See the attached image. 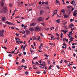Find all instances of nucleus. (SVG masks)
<instances>
[{
	"mask_svg": "<svg viewBox=\"0 0 77 77\" xmlns=\"http://www.w3.org/2000/svg\"><path fill=\"white\" fill-rule=\"evenodd\" d=\"M61 31H62V32H64V33L65 34H66V31H65L64 30H61Z\"/></svg>",
	"mask_w": 77,
	"mask_h": 77,
	"instance_id": "23",
	"label": "nucleus"
},
{
	"mask_svg": "<svg viewBox=\"0 0 77 77\" xmlns=\"http://www.w3.org/2000/svg\"><path fill=\"white\" fill-rule=\"evenodd\" d=\"M35 63H36V64H37V65H39V63H38V62L36 61Z\"/></svg>",
	"mask_w": 77,
	"mask_h": 77,
	"instance_id": "58",
	"label": "nucleus"
},
{
	"mask_svg": "<svg viewBox=\"0 0 77 77\" xmlns=\"http://www.w3.org/2000/svg\"><path fill=\"white\" fill-rule=\"evenodd\" d=\"M56 13L55 12V11L54 12V14H53V15L52 16V17H54V15H55V14Z\"/></svg>",
	"mask_w": 77,
	"mask_h": 77,
	"instance_id": "50",
	"label": "nucleus"
},
{
	"mask_svg": "<svg viewBox=\"0 0 77 77\" xmlns=\"http://www.w3.org/2000/svg\"><path fill=\"white\" fill-rule=\"evenodd\" d=\"M72 27L70 25L69 26V29H71V28H72Z\"/></svg>",
	"mask_w": 77,
	"mask_h": 77,
	"instance_id": "36",
	"label": "nucleus"
},
{
	"mask_svg": "<svg viewBox=\"0 0 77 77\" xmlns=\"http://www.w3.org/2000/svg\"><path fill=\"white\" fill-rule=\"evenodd\" d=\"M63 35V33H62V32H61L60 33V37L61 38H63L62 37Z\"/></svg>",
	"mask_w": 77,
	"mask_h": 77,
	"instance_id": "15",
	"label": "nucleus"
},
{
	"mask_svg": "<svg viewBox=\"0 0 77 77\" xmlns=\"http://www.w3.org/2000/svg\"><path fill=\"white\" fill-rule=\"evenodd\" d=\"M29 30L31 32H33L34 29V28H29Z\"/></svg>",
	"mask_w": 77,
	"mask_h": 77,
	"instance_id": "8",
	"label": "nucleus"
},
{
	"mask_svg": "<svg viewBox=\"0 0 77 77\" xmlns=\"http://www.w3.org/2000/svg\"><path fill=\"white\" fill-rule=\"evenodd\" d=\"M64 28L65 29H68V28H67L66 26H65Z\"/></svg>",
	"mask_w": 77,
	"mask_h": 77,
	"instance_id": "39",
	"label": "nucleus"
},
{
	"mask_svg": "<svg viewBox=\"0 0 77 77\" xmlns=\"http://www.w3.org/2000/svg\"><path fill=\"white\" fill-rule=\"evenodd\" d=\"M44 56H45V57H48V56H49V55H48L47 54H45L44 55Z\"/></svg>",
	"mask_w": 77,
	"mask_h": 77,
	"instance_id": "28",
	"label": "nucleus"
},
{
	"mask_svg": "<svg viewBox=\"0 0 77 77\" xmlns=\"http://www.w3.org/2000/svg\"><path fill=\"white\" fill-rule=\"evenodd\" d=\"M2 48H4V49H5V50H6V49H7V48H6L5 47L2 46Z\"/></svg>",
	"mask_w": 77,
	"mask_h": 77,
	"instance_id": "26",
	"label": "nucleus"
},
{
	"mask_svg": "<svg viewBox=\"0 0 77 77\" xmlns=\"http://www.w3.org/2000/svg\"><path fill=\"white\" fill-rule=\"evenodd\" d=\"M66 23H67V22H65V23H63V25H66Z\"/></svg>",
	"mask_w": 77,
	"mask_h": 77,
	"instance_id": "64",
	"label": "nucleus"
},
{
	"mask_svg": "<svg viewBox=\"0 0 77 77\" xmlns=\"http://www.w3.org/2000/svg\"><path fill=\"white\" fill-rule=\"evenodd\" d=\"M23 54H24V55H26V52H23Z\"/></svg>",
	"mask_w": 77,
	"mask_h": 77,
	"instance_id": "53",
	"label": "nucleus"
},
{
	"mask_svg": "<svg viewBox=\"0 0 77 77\" xmlns=\"http://www.w3.org/2000/svg\"><path fill=\"white\" fill-rule=\"evenodd\" d=\"M43 14H44V11H43V10H41L40 12V15H42Z\"/></svg>",
	"mask_w": 77,
	"mask_h": 77,
	"instance_id": "9",
	"label": "nucleus"
},
{
	"mask_svg": "<svg viewBox=\"0 0 77 77\" xmlns=\"http://www.w3.org/2000/svg\"><path fill=\"white\" fill-rule=\"evenodd\" d=\"M4 33V30H2L0 31V36L1 37H3L4 36V35L3 34Z\"/></svg>",
	"mask_w": 77,
	"mask_h": 77,
	"instance_id": "1",
	"label": "nucleus"
},
{
	"mask_svg": "<svg viewBox=\"0 0 77 77\" xmlns=\"http://www.w3.org/2000/svg\"><path fill=\"white\" fill-rule=\"evenodd\" d=\"M57 68H58V69H60V66H59L57 65Z\"/></svg>",
	"mask_w": 77,
	"mask_h": 77,
	"instance_id": "24",
	"label": "nucleus"
},
{
	"mask_svg": "<svg viewBox=\"0 0 77 77\" xmlns=\"http://www.w3.org/2000/svg\"><path fill=\"white\" fill-rule=\"evenodd\" d=\"M72 8V6L71 5H69L67 6V8L68 9H71Z\"/></svg>",
	"mask_w": 77,
	"mask_h": 77,
	"instance_id": "11",
	"label": "nucleus"
},
{
	"mask_svg": "<svg viewBox=\"0 0 77 77\" xmlns=\"http://www.w3.org/2000/svg\"><path fill=\"white\" fill-rule=\"evenodd\" d=\"M72 48L75 49V46H72Z\"/></svg>",
	"mask_w": 77,
	"mask_h": 77,
	"instance_id": "60",
	"label": "nucleus"
},
{
	"mask_svg": "<svg viewBox=\"0 0 77 77\" xmlns=\"http://www.w3.org/2000/svg\"><path fill=\"white\" fill-rule=\"evenodd\" d=\"M64 18H67V15H64Z\"/></svg>",
	"mask_w": 77,
	"mask_h": 77,
	"instance_id": "48",
	"label": "nucleus"
},
{
	"mask_svg": "<svg viewBox=\"0 0 77 77\" xmlns=\"http://www.w3.org/2000/svg\"><path fill=\"white\" fill-rule=\"evenodd\" d=\"M38 58V57H35L33 58V59H36Z\"/></svg>",
	"mask_w": 77,
	"mask_h": 77,
	"instance_id": "42",
	"label": "nucleus"
},
{
	"mask_svg": "<svg viewBox=\"0 0 77 77\" xmlns=\"http://www.w3.org/2000/svg\"><path fill=\"white\" fill-rule=\"evenodd\" d=\"M6 23L7 24H9V25H11V24H12V23H11L10 22H9L8 21H6Z\"/></svg>",
	"mask_w": 77,
	"mask_h": 77,
	"instance_id": "12",
	"label": "nucleus"
},
{
	"mask_svg": "<svg viewBox=\"0 0 77 77\" xmlns=\"http://www.w3.org/2000/svg\"><path fill=\"white\" fill-rule=\"evenodd\" d=\"M63 62V60H61L60 62V63H62Z\"/></svg>",
	"mask_w": 77,
	"mask_h": 77,
	"instance_id": "59",
	"label": "nucleus"
},
{
	"mask_svg": "<svg viewBox=\"0 0 77 77\" xmlns=\"http://www.w3.org/2000/svg\"><path fill=\"white\" fill-rule=\"evenodd\" d=\"M43 18L42 17H40L38 18V20L39 21H44Z\"/></svg>",
	"mask_w": 77,
	"mask_h": 77,
	"instance_id": "3",
	"label": "nucleus"
},
{
	"mask_svg": "<svg viewBox=\"0 0 77 77\" xmlns=\"http://www.w3.org/2000/svg\"><path fill=\"white\" fill-rule=\"evenodd\" d=\"M39 63L41 64L42 63V62L41 61V60H40L39 61Z\"/></svg>",
	"mask_w": 77,
	"mask_h": 77,
	"instance_id": "62",
	"label": "nucleus"
},
{
	"mask_svg": "<svg viewBox=\"0 0 77 77\" xmlns=\"http://www.w3.org/2000/svg\"><path fill=\"white\" fill-rule=\"evenodd\" d=\"M16 43L17 44H20V42L19 41H18V40H16Z\"/></svg>",
	"mask_w": 77,
	"mask_h": 77,
	"instance_id": "21",
	"label": "nucleus"
},
{
	"mask_svg": "<svg viewBox=\"0 0 77 77\" xmlns=\"http://www.w3.org/2000/svg\"><path fill=\"white\" fill-rule=\"evenodd\" d=\"M77 12V10H76L75 11H74L73 14V16L74 17H76V15H77V13H76Z\"/></svg>",
	"mask_w": 77,
	"mask_h": 77,
	"instance_id": "4",
	"label": "nucleus"
},
{
	"mask_svg": "<svg viewBox=\"0 0 77 77\" xmlns=\"http://www.w3.org/2000/svg\"><path fill=\"white\" fill-rule=\"evenodd\" d=\"M56 39H57V41H59V39L60 38H59V37H57L56 38Z\"/></svg>",
	"mask_w": 77,
	"mask_h": 77,
	"instance_id": "52",
	"label": "nucleus"
},
{
	"mask_svg": "<svg viewBox=\"0 0 77 77\" xmlns=\"http://www.w3.org/2000/svg\"><path fill=\"white\" fill-rule=\"evenodd\" d=\"M36 72V74H40V73H41V72Z\"/></svg>",
	"mask_w": 77,
	"mask_h": 77,
	"instance_id": "29",
	"label": "nucleus"
},
{
	"mask_svg": "<svg viewBox=\"0 0 77 77\" xmlns=\"http://www.w3.org/2000/svg\"><path fill=\"white\" fill-rule=\"evenodd\" d=\"M63 45L64 46H66V44H65V42L63 43Z\"/></svg>",
	"mask_w": 77,
	"mask_h": 77,
	"instance_id": "56",
	"label": "nucleus"
},
{
	"mask_svg": "<svg viewBox=\"0 0 77 77\" xmlns=\"http://www.w3.org/2000/svg\"><path fill=\"white\" fill-rule=\"evenodd\" d=\"M54 38V35H52V36L51 37V39H53Z\"/></svg>",
	"mask_w": 77,
	"mask_h": 77,
	"instance_id": "55",
	"label": "nucleus"
},
{
	"mask_svg": "<svg viewBox=\"0 0 77 77\" xmlns=\"http://www.w3.org/2000/svg\"><path fill=\"white\" fill-rule=\"evenodd\" d=\"M8 56L9 57H12V55L11 54H8Z\"/></svg>",
	"mask_w": 77,
	"mask_h": 77,
	"instance_id": "40",
	"label": "nucleus"
},
{
	"mask_svg": "<svg viewBox=\"0 0 77 77\" xmlns=\"http://www.w3.org/2000/svg\"><path fill=\"white\" fill-rule=\"evenodd\" d=\"M3 9L5 11V13H6V11H8V8H7V7H3Z\"/></svg>",
	"mask_w": 77,
	"mask_h": 77,
	"instance_id": "10",
	"label": "nucleus"
},
{
	"mask_svg": "<svg viewBox=\"0 0 77 77\" xmlns=\"http://www.w3.org/2000/svg\"><path fill=\"white\" fill-rule=\"evenodd\" d=\"M25 74H26V75H28L29 72H28L27 71L25 72Z\"/></svg>",
	"mask_w": 77,
	"mask_h": 77,
	"instance_id": "17",
	"label": "nucleus"
},
{
	"mask_svg": "<svg viewBox=\"0 0 77 77\" xmlns=\"http://www.w3.org/2000/svg\"><path fill=\"white\" fill-rule=\"evenodd\" d=\"M73 3H74L73 4ZM75 2H74V0H73L71 2V4H73V5H74V4H75Z\"/></svg>",
	"mask_w": 77,
	"mask_h": 77,
	"instance_id": "13",
	"label": "nucleus"
},
{
	"mask_svg": "<svg viewBox=\"0 0 77 77\" xmlns=\"http://www.w3.org/2000/svg\"><path fill=\"white\" fill-rule=\"evenodd\" d=\"M74 21V19H71L70 20L71 22H72V21Z\"/></svg>",
	"mask_w": 77,
	"mask_h": 77,
	"instance_id": "27",
	"label": "nucleus"
},
{
	"mask_svg": "<svg viewBox=\"0 0 77 77\" xmlns=\"http://www.w3.org/2000/svg\"><path fill=\"white\" fill-rule=\"evenodd\" d=\"M19 35H20L19 34L16 33V36H18Z\"/></svg>",
	"mask_w": 77,
	"mask_h": 77,
	"instance_id": "57",
	"label": "nucleus"
},
{
	"mask_svg": "<svg viewBox=\"0 0 77 77\" xmlns=\"http://www.w3.org/2000/svg\"><path fill=\"white\" fill-rule=\"evenodd\" d=\"M61 53H64V54H65V51H62Z\"/></svg>",
	"mask_w": 77,
	"mask_h": 77,
	"instance_id": "44",
	"label": "nucleus"
},
{
	"mask_svg": "<svg viewBox=\"0 0 77 77\" xmlns=\"http://www.w3.org/2000/svg\"><path fill=\"white\" fill-rule=\"evenodd\" d=\"M53 67V66L51 65V66H49V67L48 68V69H51V68L52 67Z\"/></svg>",
	"mask_w": 77,
	"mask_h": 77,
	"instance_id": "34",
	"label": "nucleus"
},
{
	"mask_svg": "<svg viewBox=\"0 0 77 77\" xmlns=\"http://www.w3.org/2000/svg\"><path fill=\"white\" fill-rule=\"evenodd\" d=\"M70 25L72 27H74V25L72 23H71L70 24Z\"/></svg>",
	"mask_w": 77,
	"mask_h": 77,
	"instance_id": "37",
	"label": "nucleus"
},
{
	"mask_svg": "<svg viewBox=\"0 0 77 77\" xmlns=\"http://www.w3.org/2000/svg\"><path fill=\"white\" fill-rule=\"evenodd\" d=\"M41 24H42V25H43V26H45V24L44 23H41Z\"/></svg>",
	"mask_w": 77,
	"mask_h": 77,
	"instance_id": "41",
	"label": "nucleus"
},
{
	"mask_svg": "<svg viewBox=\"0 0 77 77\" xmlns=\"http://www.w3.org/2000/svg\"><path fill=\"white\" fill-rule=\"evenodd\" d=\"M45 64L43 65V67L42 66V69H43V68H44V67H45Z\"/></svg>",
	"mask_w": 77,
	"mask_h": 77,
	"instance_id": "35",
	"label": "nucleus"
},
{
	"mask_svg": "<svg viewBox=\"0 0 77 77\" xmlns=\"http://www.w3.org/2000/svg\"><path fill=\"white\" fill-rule=\"evenodd\" d=\"M56 36H58V37H59V34H58V33H56Z\"/></svg>",
	"mask_w": 77,
	"mask_h": 77,
	"instance_id": "30",
	"label": "nucleus"
},
{
	"mask_svg": "<svg viewBox=\"0 0 77 77\" xmlns=\"http://www.w3.org/2000/svg\"><path fill=\"white\" fill-rule=\"evenodd\" d=\"M9 6H10V7H12V5L10 3L9 5Z\"/></svg>",
	"mask_w": 77,
	"mask_h": 77,
	"instance_id": "51",
	"label": "nucleus"
},
{
	"mask_svg": "<svg viewBox=\"0 0 77 77\" xmlns=\"http://www.w3.org/2000/svg\"><path fill=\"white\" fill-rule=\"evenodd\" d=\"M30 51L31 52H32V51H33V50H32V49H31V48H30Z\"/></svg>",
	"mask_w": 77,
	"mask_h": 77,
	"instance_id": "49",
	"label": "nucleus"
},
{
	"mask_svg": "<svg viewBox=\"0 0 77 77\" xmlns=\"http://www.w3.org/2000/svg\"><path fill=\"white\" fill-rule=\"evenodd\" d=\"M73 39H74V38H72V37H71V38H70L69 39V40H70V41H73Z\"/></svg>",
	"mask_w": 77,
	"mask_h": 77,
	"instance_id": "16",
	"label": "nucleus"
},
{
	"mask_svg": "<svg viewBox=\"0 0 77 77\" xmlns=\"http://www.w3.org/2000/svg\"><path fill=\"white\" fill-rule=\"evenodd\" d=\"M33 39H34L36 41L37 40V38H36V37H35V36L34 37Z\"/></svg>",
	"mask_w": 77,
	"mask_h": 77,
	"instance_id": "31",
	"label": "nucleus"
},
{
	"mask_svg": "<svg viewBox=\"0 0 77 77\" xmlns=\"http://www.w3.org/2000/svg\"><path fill=\"white\" fill-rule=\"evenodd\" d=\"M73 10H74V8H72V9L71 10L72 12V11H73Z\"/></svg>",
	"mask_w": 77,
	"mask_h": 77,
	"instance_id": "61",
	"label": "nucleus"
},
{
	"mask_svg": "<svg viewBox=\"0 0 77 77\" xmlns=\"http://www.w3.org/2000/svg\"><path fill=\"white\" fill-rule=\"evenodd\" d=\"M67 11L68 12H71V9H69V8H67Z\"/></svg>",
	"mask_w": 77,
	"mask_h": 77,
	"instance_id": "19",
	"label": "nucleus"
},
{
	"mask_svg": "<svg viewBox=\"0 0 77 77\" xmlns=\"http://www.w3.org/2000/svg\"><path fill=\"white\" fill-rule=\"evenodd\" d=\"M26 34L27 35H28L29 34H30V32L29 30H26Z\"/></svg>",
	"mask_w": 77,
	"mask_h": 77,
	"instance_id": "5",
	"label": "nucleus"
},
{
	"mask_svg": "<svg viewBox=\"0 0 77 77\" xmlns=\"http://www.w3.org/2000/svg\"><path fill=\"white\" fill-rule=\"evenodd\" d=\"M1 3V5L2 6H3V5H5V4L3 2Z\"/></svg>",
	"mask_w": 77,
	"mask_h": 77,
	"instance_id": "33",
	"label": "nucleus"
},
{
	"mask_svg": "<svg viewBox=\"0 0 77 77\" xmlns=\"http://www.w3.org/2000/svg\"><path fill=\"white\" fill-rule=\"evenodd\" d=\"M2 20L3 21H6V17H3L2 18Z\"/></svg>",
	"mask_w": 77,
	"mask_h": 77,
	"instance_id": "6",
	"label": "nucleus"
},
{
	"mask_svg": "<svg viewBox=\"0 0 77 77\" xmlns=\"http://www.w3.org/2000/svg\"><path fill=\"white\" fill-rule=\"evenodd\" d=\"M30 26H36V23H32L30 24Z\"/></svg>",
	"mask_w": 77,
	"mask_h": 77,
	"instance_id": "7",
	"label": "nucleus"
},
{
	"mask_svg": "<svg viewBox=\"0 0 77 77\" xmlns=\"http://www.w3.org/2000/svg\"><path fill=\"white\" fill-rule=\"evenodd\" d=\"M34 4H31L29 5V6H33Z\"/></svg>",
	"mask_w": 77,
	"mask_h": 77,
	"instance_id": "47",
	"label": "nucleus"
},
{
	"mask_svg": "<svg viewBox=\"0 0 77 77\" xmlns=\"http://www.w3.org/2000/svg\"><path fill=\"white\" fill-rule=\"evenodd\" d=\"M34 29L35 32H39V31H41V29L39 27H35L34 28Z\"/></svg>",
	"mask_w": 77,
	"mask_h": 77,
	"instance_id": "2",
	"label": "nucleus"
},
{
	"mask_svg": "<svg viewBox=\"0 0 77 77\" xmlns=\"http://www.w3.org/2000/svg\"><path fill=\"white\" fill-rule=\"evenodd\" d=\"M8 42V40H7V39H5V43H6V42Z\"/></svg>",
	"mask_w": 77,
	"mask_h": 77,
	"instance_id": "54",
	"label": "nucleus"
},
{
	"mask_svg": "<svg viewBox=\"0 0 77 77\" xmlns=\"http://www.w3.org/2000/svg\"><path fill=\"white\" fill-rule=\"evenodd\" d=\"M59 2V1H58L57 0H56V3H58Z\"/></svg>",
	"mask_w": 77,
	"mask_h": 77,
	"instance_id": "63",
	"label": "nucleus"
},
{
	"mask_svg": "<svg viewBox=\"0 0 77 77\" xmlns=\"http://www.w3.org/2000/svg\"><path fill=\"white\" fill-rule=\"evenodd\" d=\"M18 69H20V70H21V69H21V67L20 66H19L18 68Z\"/></svg>",
	"mask_w": 77,
	"mask_h": 77,
	"instance_id": "22",
	"label": "nucleus"
},
{
	"mask_svg": "<svg viewBox=\"0 0 77 77\" xmlns=\"http://www.w3.org/2000/svg\"><path fill=\"white\" fill-rule=\"evenodd\" d=\"M35 66V65H33V69H35V68L34 67Z\"/></svg>",
	"mask_w": 77,
	"mask_h": 77,
	"instance_id": "38",
	"label": "nucleus"
},
{
	"mask_svg": "<svg viewBox=\"0 0 77 77\" xmlns=\"http://www.w3.org/2000/svg\"><path fill=\"white\" fill-rule=\"evenodd\" d=\"M56 21H57L58 23H60V19H58L57 20H56Z\"/></svg>",
	"mask_w": 77,
	"mask_h": 77,
	"instance_id": "18",
	"label": "nucleus"
},
{
	"mask_svg": "<svg viewBox=\"0 0 77 77\" xmlns=\"http://www.w3.org/2000/svg\"><path fill=\"white\" fill-rule=\"evenodd\" d=\"M21 62H25V60H24V59H23Z\"/></svg>",
	"mask_w": 77,
	"mask_h": 77,
	"instance_id": "45",
	"label": "nucleus"
},
{
	"mask_svg": "<svg viewBox=\"0 0 77 77\" xmlns=\"http://www.w3.org/2000/svg\"><path fill=\"white\" fill-rule=\"evenodd\" d=\"M61 12L63 13H65V10L64 9H62L61 10Z\"/></svg>",
	"mask_w": 77,
	"mask_h": 77,
	"instance_id": "14",
	"label": "nucleus"
},
{
	"mask_svg": "<svg viewBox=\"0 0 77 77\" xmlns=\"http://www.w3.org/2000/svg\"><path fill=\"white\" fill-rule=\"evenodd\" d=\"M41 39V37H40V36H39L38 38H37V40H39Z\"/></svg>",
	"mask_w": 77,
	"mask_h": 77,
	"instance_id": "32",
	"label": "nucleus"
},
{
	"mask_svg": "<svg viewBox=\"0 0 77 77\" xmlns=\"http://www.w3.org/2000/svg\"><path fill=\"white\" fill-rule=\"evenodd\" d=\"M47 62L48 64H50V63H51L50 61V60L48 61Z\"/></svg>",
	"mask_w": 77,
	"mask_h": 77,
	"instance_id": "25",
	"label": "nucleus"
},
{
	"mask_svg": "<svg viewBox=\"0 0 77 77\" xmlns=\"http://www.w3.org/2000/svg\"><path fill=\"white\" fill-rule=\"evenodd\" d=\"M27 46V44H26L25 45L23 46V48H26V47Z\"/></svg>",
	"mask_w": 77,
	"mask_h": 77,
	"instance_id": "46",
	"label": "nucleus"
},
{
	"mask_svg": "<svg viewBox=\"0 0 77 77\" xmlns=\"http://www.w3.org/2000/svg\"><path fill=\"white\" fill-rule=\"evenodd\" d=\"M33 44L34 46V47H36V44L35 43V42H34Z\"/></svg>",
	"mask_w": 77,
	"mask_h": 77,
	"instance_id": "43",
	"label": "nucleus"
},
{
	"mask_svg": "<svg viewBox=\"0 0 77 77\" xmlns=\"http://www.w3.org/2000/svg\"><path fill=\"white\" fill-rule=\"evenodd\" d=\"M45 4L46 5H48V2H45Z\"/></svg>",
	"mask_w": 77,
	"mask_h": 77,
	"instance_id": "20",
	"label": "nucleus"
}]
</instances>
